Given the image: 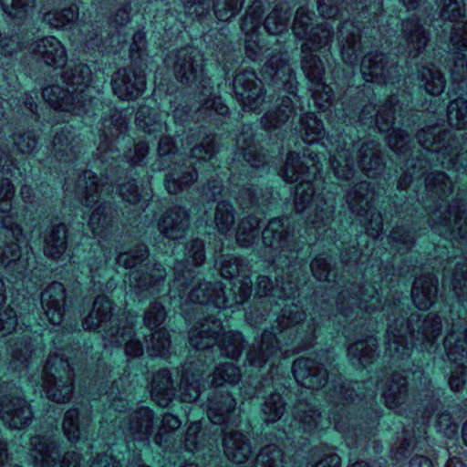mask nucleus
Returning a JSON list of instances; mask_svg holds the SVG:
<instances>
[{
	"label": "nucleus",
	"mask_w": 467,
	"mask_h": 467,
	"mask_svg": "<svg viewBox=\"0 0 467 467\" xmlns=\"http://www.w3.org/2000/svg\"><path fill=\"white\" fill-rule=\"evenodd\" d=\"M438 280L432 275H422L416 278L411 287V299L416 307L429 309L435 302Z\"/></svg>",
	"instance_id": "nucleus-46"
},
{
	"label": "nucleus",
	"mask_w": 467,
	"mask_h": 467,
	"mask_svg": "<svg viewBox=\"0 0 467 467\" xmlns=\"http://www.w3.org/2000/svg\"><path fill=\"white\" fill-rule=\"evenodd\" d=\"M222 330L221 318L210 315L199 321L190 330L189 343L197 350H205L218 342V348L223 356L231 359H238L245 347L243 334L238 331H228L223 333L218 340V336Z\"/></svg>",
	"instance_id": "nucleus-7"
},
{
	"label": "nucleus",
	"mask_w": 467,
	"mask_h": 467,
	"mask_svg": "<svg viewBox=\"0 0 467 467\" xmlns=\"http://www.w3.org/2000/svg\"><path fill=\"white\" fill-rule=\"evenodd\" d=\"M399 296H403L400 293H394L391 299L382 306L378 289L373 285L364 284L363 285H358L351 283L347 288L339 292L337 299V309L346 317L358 315L361 309L368 313H373L381 309L385 312L387 321L389 322V313L384 308L392 304L394 297Z\"/></svg>",
	"instance_id": "nucleus-12"
},
{
	"label": "nucleus",
	"mask_w": 467,
	"mask_h": 467,
	"mask_svg": "<svg viewBox=\"0 0 467 467\" xmlns=\"http://www.w3.org/2000/svg\"><path fill=\"white\" fill-rule=\"evenodd\" d=\"M110 84L114 95L119 99L135 100L146 89V75L140 67H121L113 73Z\"/></svg>",
	"instance_id": "nucleus-22"
},
{
	"label": "nucleus",
	"mask_w": 467,
	"mask_h": 467,
	"mask_svg": "<svg viewBox=\"0 0 467 467\" xmlns=\"http://www.w3.org/2000/svg\"><path fill=\"white\" fill-rule=\"evenodd\" d=\"M294 113L293 101L289 97H282L275 110L266 112L261 119L265 130H271L282 127Z\"/></svg>",
	"instance_id": "nucleus-61"
},
{
	"label": "nucleus",
	"mask_w": 467,
	"mask_h": 467,
	"mask_svg": "<svg viewBox=\"0 0 467 467\" xmlns=\"http://www.w3.org/2000/svg\"><path fill=\"white\" fill-rule=\"evenodd\" d=\"M406 307L408 297L399 296L384 308L389 313L387 352L395 360L409 358L415 346L429 353L436 352L442 331V320L438 314L414 312L406 317Z\"/></svg>",
	"instance_id": "nucleus-1"
},
{
	"label": "nucleus",
	"mask_w": 467,
	"mask_h": 467,
	"mask_svg": "<svg viewBox=\"0 0 467 467\" xmlns=\"http://www.w3.org/2000/svg\"><path fill=\"white\" fill-rule=\"evenodd\" d=\"M376 387L371 380L351 381L332 379L327 392V400L332 405L329 411V420L339 431H344L349 425L348 406L351 403L364 400L366 406L370 409L367 413L372 428L376 420L380 417L373 409L375 404Z\"/></svg>",
	"instance_id": "nucleus-6"
},
{
	"label": "nucleus",
	"mask_w": 467,
	"mask_h": 467,
	"mask_svg": "<svg viewBox=\"0 0 467 467\" xmlns=\"http://www.w3.org/2000/svg\"><path fill=\"white\" fill-rule=\"evenodd\" d=\"M378 347V339L372 336L368 337L350 344L348 348V356L353 366L365 368L379 357Z\"/></svg>",
	"instance_id": "nucleus-50"
},
{
	"label": "nucleus",
	"mask_w": 467,
	"mask_h": 467,
	"mask_svg": "<svg viewBox=\"0 0 467 467\" xmlns=\"http://www.w3.org/2000/svg\"><path fill=\"white\" fill-rule=\"evenodd\" d=\"M280 350L275 334L271 331H264L260 338H255L250 346L246 359L254 367L261 368Z\"/></svg>",
	"instance_id": "nucleus-42"
},
{
	"label": "nucleus",
	"mask_w": 467,
	"mask_h": 467,
	"mask_svg": "<svg viewBox=\"0 0 467 467\" xmlns=\"http://www.w3.org/2000/svg\"><path fill=\"white\" fill-rule=\"evenodd\" d=\"M115 304L106 296L94 299L90 312L83 318L86 331L102 332L103 338L110 343H121L132 334V326L127 318L114 314Z\"/></svg>",
	"instance_id": "nucleus-9"
},
{
	"label": "nucleus",
	"mask_w": 467,
	"mask_h": 467,
	"mask_svg": "<svg viewBox=\"0 0 467 467\" xmlns=\"http://www.w3.org/2000/svg\"><path fill=\"white\" fill-rule=\"evenodd\" d=\"M237 158L242 157L252 167L259 168L266 162V156L258 151L254 142V132L250 127H244L236 138Z\"/></svg>",
	"instance_id": "nucleus-51"
},
{
	"label": "nucleus",
	"mask_w": 467,
	"mask_h": 467,
	"mask_svg": "<svg viewBox=\"0 0 467 467\" xmlns=\"http://www.w3.org/2000/svg\"><path fill=\"white\" fill-rule=\"evenodd\" d=\"M44 254L52 260H59L67 249L68 229L63 223L52 224L44 233Z\"/></svg>",
	"instance_id": "nucleus-44"
},
{
	"label": "nucleus",
	"mask_w": 467,
	"mask_h": 467,
	"mask_svg": "<svg viewBox=\"0 0 467 467\" xmlns=\"http://www.w3.org/2000/svg\"><path fill=\"white\" fill-rule=\"evenodd\" d=\"M150 396L160 407H167L175 396L174 382L171 371L161 368L156 371L150 381Z\"/></svg>",
	"instance_id": "nucleus-49"
},
{
	"label": "nucleus",
	"mask_w": 467,
	"mask_h": 467,
	"mask_svg": "<svg viewBox=\"0 0 467 467\" xmlns=\"http://www.w3.org/2000/svg\"><path fill=\"white\" fill-rule=\"evenodd\" d=\"M262 74L275 85L282 87L287 93L295 95L297 88L296 74L291 68L286 55H272L262 67Z\"/></svg>",
	"instance_id": "nucleus-26"
},
{
	"label": "nucleus",
	"mask_w": 467,
	"mask_h": 467,
	"mask_svg": "<svg viewBox=\"0 0 467 467\" xmlns=\"http://www.w3.org/2000/svg\"><path fill=\"white\" fill-rule=\"evenodd\" d=\"M80 98L69 89L57 84L45 87L42 97L54 109L72 112L77 115L92 113L98 100L90 94L83 93Z\"/></svg>",
	"instance_id": "nucleus-18"
},
{
	"label": "nucleus",
	"mask_w": 467,
	"mask_h": 467,
	"mask_svg": "<svg viewBox=\"0 0 467 467\" xmlns=\"http://www.w3.org/2000/svg\"><path fill=\"white\" fill-rule=\"evenodd\" d=\"M280 350L275 334L271 331H264L260 338H255L250 346L246 359L254 367L261 368Z\"/></svg>",
	"instance_id": "nucleus-41"
},
{
	"label": "nucleus",
	"mask_w": 467,
	"mask_h": 467,
	"mask_svg": "<svg viewBox=\"0 0 467 467\" xmlns=\"http://www.w3.org/2000/svg\"><path fill=\"white\" fill-rule=\"evenodd\" d=\"M292 371L296 382L307 389H319L328 381L327 368L315 358H297L293 362Z\"/></svg>",
	"instance_id": "nucleus-28"
},
{
	"label": "nucleus",
	"mask_w": 467,
	"mask_h": 467,
	"mask_svg": "<svg viewBox=\"0 0 467 467\" xmlns=\"http://www.w3.org/2000/svg\"><path fill=\"white\" fill-rule=\"evenodd\" d=\"M404 111V103L398 95L392 94L378 110L373 104L365 105L358 114V121L363 126H376L380 132H387L398 118L403 117Z\"/></svg>",
	"instance_id": "nucleus-19"
},
{
	"label": "nucleus",
	"mask_w": 467,
	"mask_h": 467,
	"mask_svg": "<svg viewBox=\"0 0 467 467\" xmlns=\"http://www.w3.org/2000/svg\"><path fill=\"white\" fill-rule=\"evenodd\" d=\"M301 59V67L306 78L313 85L309 89L316 103L329 102L332 99V89L323 81L325 73L324 64L320 57L317 55L303 53Z\"/></svg>",
	"instance_id": "nucleus-27"
},
{
	"label": "nucleus",
	"mask_w": 467,
	"mask_h": 467,
	"mask_svg": "<svg viewBox=\"0 0 467 467\" xmlns=\"http://www.w3.org/2000/svg\"><path fill=\"white\" fill-rule=\"evenodd\" d=\"M61 78L65 84L72 88V92L80 95L89 94L87 88L92 80L91 70L86 64L78 63L68 66L62 73Z\"/></svg>",
	"instance_id": "nucleus-54"
},
{
	"label": "nucleus",
	"mask_w": 467,
	"mask_h": 467,
	"mask_svg": "<svg viewBox=\"0 0 467 467\" xmlns=\"http://www.w3.org/2000/svg\"><path fill=\"white\" fill-rule=\"evenodd\" d=\"M312 275L320 282L334 283L337 276V261L327 252L317 254L310 262Z\"/></svg>",
	"instance_id": "nucleus-58"
},
{
	"label": "nucleus",
	"mask_w": 467,
	"mask_h": 467,
	"mask_svg": "<svg viewBox=\"0 0 467 467\" xmlns=\"http://www.w3.org/2000/svg\"><path fill=\"white\" fill-rule=\"evenodd\" d=\"M29 51L46 65L53 67H63L67 62L64 46L55 36H46L30 44Z\"/></svg>",
	"instance_id": "nucleus-38"
},
{
	"label": "nucleus",
	"mask_w": 467,
	"mask_h": 467,
	"mask_svg": "<svg viewBox=\"0 0 467 467\" xmlns=\"http://www.w3.org/2000/svg\"><path fill=\"white\" fill-rule=\"evenodd\" d=\"M1 234L5 238V246L0 253V265L8 268L16 276L23 275L29 266L28 257L21 252L23 231L12 217L3 216L0 220Z\"/></svg>",
	"instance_id": "nucleus-15"
},
{
	"label": "nucleus",
	"mask_w": 467,
	"mask_h": 467,
	"mask_svg": "<svg viewBox=\"0 0 467 467\" xmlns=\"http://www.w3.org/2000/svg\"><path fill=\"white\" fill-rule=\"evenodd\" d=\"M150 147L145 141H138L132 148L124 152L123 159L119 157V166L114 171L112 176H107L105 165H101L103 171L99 178L91 171H85L78 176L76 184V195L82 204L91 206L100 201L102 202L92 212L88 220V226L94 235L103 236L111 227L116 210L110 202L105 201L113 192V182L120 177L124 169L121 163L126 162L130 166H143Z\"/></svg>",
	"instance_id": "nucleus-3"
},
{
	"label": "nucleus",
	"mask_w": 467,
	"mask_h": 467,
	"mask_svg": "<svg viewBox=\"0 0 467 467\" xmlns=\"http://www.w3.org/2000/svg\"><path fill=\"white\" fill-rule=\"evenodd\" d=\"M198 178L195 163L179 166L170 171L164 178V186L170 194H178L188 190Z\"/></svg>",
	"instance_id": "nucleus-48"
},
{
	"label": "nucleus",
	"mask_w": 467,
	"mask_h": 467,
	"mask_svg": "<svg viewBox=\"0 0 467 467\" xmlns=\"http://www.w3.org/2000/svg\"><path fill=\"white\" fill-rule=\"evenodd\" d=\"M90 421V414L87 410H80L77 408L67 410L62 423L65 436L71 442L78 441L86 432Z\"/></svg>",
	"instance_id": "nucleus-53"
},
{
	"label": "nucleus",
	"mask_w": 467,
	"mask_h": 467,
	"mask_svg": "<svg viewBox=\"0 0 467 467\" xmlns=\"http://www.w3.org/2000/svg\"><path fill=\"white\" fill-rule=\"evenodd\" d=\"M390 245L399 253L410 252L416 243V230L412 224H400L393 227L389 234Z\"/></svg>",
	"instance_id": "nucleus-64"
},
{
	"label": "nucleus",
	"mask_w": 467,
	"mask_h": 467,
	"mask_svg": "<svg viewBox=\"0 0 467 467\" xmlns=\"http://www.w3.org/2000/svg\"><path fill=\"white\" fill-rule=\"evenodd\" d=\"M66 298V289L60 282H52L41 292V306L48 321L55 326L63 321Z\"/></svg>",
	"instance_id": "nucleus-35"
},
{
	"label": "nucleus",
	"mask_w": 467,
	"mask_h": 467,
	"mask_svg": "<svg viewBox=\"0 0 467 467\" xmlns=\"http://www.w3.org/2000/svg\"><path fill=\"white\" fill-rule=\"evenodd\" d=\"M320 171L321 163L318 155L306 149L302 157L295 151H289L284 165L278 171V175L286 182L301 180L295 187L294 209L296 213H301L313 201L315 202L314 213L308 215L306 223L310 227L316 229L319 236L331 224L335 213L334 198L316 193L313 180L317 178Z\"/></svg>",
	"instance_id": "nucleus-2"
},
{
	"label": "nucleus",
	"mask_w": 467,
	"mask_h": 467,
	"mask_svg": "<svg viewBox=\"0 0 467 467\" xmlns=\"http://www.w3.org/2000/svg\"><path fill=\"white\" fill-rule=\"evenodd\" d=\"M235 400L229 392L214 395L208 405V417L215 425L229 427L235 422Z\"/></svg>",
	"instance_id": "nucleus-43"
},
{
	"label": "nucleus",
	"mask_w": 467,
	"mask_h": 467,
	"mask_svg": "<svg viewBox=\"0 0 467 467\" xmlns=\"http://www.w3.org/2000/svg\"><path fill=\"white\" fill-rule=\"evenodd\" d=\"M360 72L367 82L386 84L395 80L398 67L383 52L370 51L361 60Z\"/></svg>",
	"instance_id": "nucleus-23"
},
{
	"label": "nucleus",
	"mask_w": 467,
	"mask_h": 467,
	"mask_svg": "<svg viewBox=\"0 0 467 467\" xmlns=\"http://www.w3.org/2000/svg\"><path fill=\"white\" fill-rule=\"evenodd\" d=\"M144 270H135L130 274V291L140 299L161 292L167 275L166 269L160 263L144 265Z\"/></svg>",
	"instance_id": "nucleus-21"
},
{
	"label": "nucleus",
	"mask_w": 467,
	"mask_h": 467,
	"mask_svg": "<svg viewBox=\"0 0 467 467\" xmlns=\"http://www.w3.org/2000/svg\"><path fill=\"white\" fill-rule=\"evenodd\" d=\"M127 130L128 121L122 112L117 109H110L108 115L102 119L100 128V138L102 140L97 147L95 156L100 165H105L108 177L113 175L120 161V153L113 146L112 140L125 134Z\"/></svg>",
	"instance_id": "nucleus-13"
},
{
	"label": "nucleus",
	"mask_w": 467,
	"mask_h": 467,
	"mask_svg": "<svg viewBox=\"0 0 467 467\" xmlns=\"http://www.w3.org/2000/svg\"><path fill=\"white\" fill-rule=\"evenodd\" d=\"M155 422L154 411L146 406L132 410L122 421L124 431L132 440L149 441L153 433Z\"/></svg>",
	"instance_id": "nucleus-33"
},
{
	"label": "nucleus",
	"mask_w": 467,
	"mask_h": 467,
	"mask_svg": "<svg viewBox=\"0 0 467 467\" xmlns=\"http://www.w3.org/2000/svg\"><path fill=\"white\" fill-rule=\"evenodd\" d=\"M369 186L368 182L362 181L356 183L345 193V200L348 209L358 216H365L371 207Z\"/></svg>",
	"instance_id": "nucleus-56"
},
{
	"label": "nucleus",
	"mask_w": 467,
	"mask_h": 467,
	"mask_svg": "<svg viewBox=\"0 0 467 467\" xmlns=\"http://www.w3.org/2000/svg\"><path fill=\"white\" fill-rule=\"evenodd\" d=\"M444 277L450 279L452 290L460 304L467 305V264L460 258L450 262L444 268ZM461 322L452 323L450 333L445 337L443 346L449 360L456 363L451 369L448 385L453 392L462 391L467 380V327Z\"/></svg>",
	"instance_id": "nucleus-5"
},
{
	"label": "nucleus",
	"mask_w": 467,
	"mask_h": 467,
	"mask_svg": "<svg viewBox=\"0 0 467 467\" xmlns=\"http://www.w3.org/2000/svg\"><path fill=\"white\" fill-rule=\"evenodd\" d=\"M204 369L197 368L192 362H187L182 367L180 382V399L182 402L192 403L197 400L201 394V379Z\"/></svg>",
	"instance_id": "nucleus-45"
},
{
	"label": "nucleus",
	"mask_w": 467,
	"mask_h": 467,
	"mask_svg": "<svg viewBox=\"0 0 467 467\" xmlns=\"http://www.w3.org/2000/svg\"><path fill=\"white\" fill-rule=\"evenodd\" d=\"M295 293L296 285L291 281L285 283L283 277L280 280L275 276V284L267 275H260L256 278L255 297H266L270 304H277L278 300L289 298Z\"/></svg>",
	"instance_id": "nucleus-40"
},
{
	"label": "nucleus",
	"mask_w": 467,
	"mask_h": 467,
	"mask_svg": "<svg viewBox=\"0 0 467 467\" xmlns=\"http://www.w3.org/2000/svg\"><path fill=\"white\" fill-rule=\"evenodd\" d=\"M416 139L425 150L449 157L451 163H455L463 150L455 132L436 125L418 130Z\"/></svg>",
	"instance_id": "nucleus-17"
},
{
	"label": "nucleus",
	"mask_w": 467,
	"mask_h": 467,
	"mask_svg": "<svg viewBox=\"0 0 467 467\" xmlns=\"http://www.w3.org/2000/svg\"><path fill=\"white\" fill-rule=\"evenodd\" d=\"M80 152V140L71 127L65 126L56 131L52 141V153L57 161H72Z\"/></svg>",
	"instance_id": "nucleus-39"
},
{
	"label": "nucleus",
	"mask_w": 467,
	"mask_h": 467,
	"mask_svg": "<svg viewBox=\"0 0 467 467\" xmlns=\"http://www.w3.org/2000/svg\"><path fill=\"white\" fill-rule=\"evenodd\" d=\"M244 0H184V7L198 17L209 13L211 8L221 21H228L239 14Z\"/></svg>",
	"instance_id": "nucleus-29"
},
{
	"label": "nucleus",
	"mask_w": 467,
	"mask_h": 467,
	"mask_svg": "<svg viewBox=\"0 0 467 467\" xmlns=\"http://www.w3.org/2000/svg\"><path fill=\"white\" fill-rule=\"evenodd\" d=\"M450 50L453 53L451 66V78L461 82L467 77V62L464 52L467 51V22H456L451 32Z\"/></svg>",
	"instance_id": "nucleus-30"
},
{
	"label": "nucleus",
	"mask_w": 467,
	"mask_h": 467,
	"mask_svg": "<svg viewBox=\"0 0 467 467\" xmlns=\"http://www.w3.org/2000/svg\"><path fill=\"white\" fill-rule=\"evenodd\" d=\"M334 36L333 26L326 22L314 26L304 38L305 42L301 45V52L308 53L319 51L326 47H330Z\"/></svg>",
	"instance_id": "nucleus-57"
},
{
	"label": "nucleus",
	"mask_w": 467,
	"mask_h": 467,
	"mask_svg": "<svg viewBox=\"0 0 467 467\" xmlns=\"http://www.w3.org/2000/svg\"><path fill=\"white\" fill-rule=\"evenodd\" d=\"M358 164L368 177H376L385 167L380 145L371 140L362 143L358 152Z\"/></svg>",
	"instance_id": "nucleus-47"
},
{
	"label": "nucleus",
	"mask_w": 467,
	"mask_h": 467,
	"mask_svg": "<svg viewBox=\"0 0 467 467\" xmlns=\"http://www.w3.org/2000/svg\"><path fill=\"white\" fill-rule=\"evenodd\" d=\"M420 88L431 96L441 95L446 87L443 72L434 64L421 66L417 70Z\"/></svg>",
	"instance_id": "nucleus-55"
},
{
	"label": "nucleus",
	"mask_w": 467,
	"mask_h": 467,
	"mask_svg": "<svg viewBox=\"0 0 467 467\" xmlns=\"http://www.w3.org/2000/svg\"><path fill=\"white\" fill-rule=\"evenodd\" d=\"M0 419L10 429L21 430L33 420L29 403L23 398L21 390L12 381L0 379Z\"/></svg>",
	"instance_id": "nucleus-14"
},
{
	"label": "nucleus",
	"mask_w": 467,
	"mask_h": 467,
	"mask_svg": "<svg viewBox=\"0 0 467 467\" xmlns=\"http://www.w3.org/2000/svg\"><path fill=\"white\" fill-rule=\"evenodd\" d=\"M30 461L36 467H55L60 458V444L52 434H35L28 443Z\"/></svg>",
	"instance_id": "nucleus-24"
},
{
	"label": "nucleus",
	"mask_w": 467,
	"mask_h": 467,
	"mask_svg": "<svg viewBox=\"0 0 467 467\" xmlns=\"http://www.w3.org/2000/svg\"><path fill=\"white\" fill-rule=\"evenodd\" d=\"M190 225L188 211L182 206H172L166 210L158 221V230L169 240L176 241L183 238Z\"/></svg>",
	"instance_id": "nucleus-36"
},
{
	"label": "nucleus",
	"mask_w": 467,
	"mask_h": 467,
	"mask_svg": "<svg viewBox=\"0 0 467 467\" xmlns=\"http://www.w3.org/2000/svg\"><path fill=\"white\" fill-rule=\"evenodd\" d=\"M217 439L212 436V431L202 430L199 422L192 423L185 433L184 447L188 451H197L205 448L210 450L216 443Z\"/></svg>",
	"instance_id": "nucleus-59"
},
{
	"label": "nucleus",
	"mask_w": 467,
	"mask_h": 467,
	"mask_svg": "<svg viewBox=\"0 0 467 467\" xmlns=\"http://www.w3.org/2000/svg\"><path fill=\"white\" fill-rule=\"evenodd\" d=\"M400 39L410 58L422 54L431 40V32L420 23L418 16L411 15L400 24Z\"/></svg>",
	"instance_id": "nucleus-25"
},
{
	"label": "nucleus",
	"mask_w": 467,
	"mask_h": 467,
	"mask_svg": "<svg viewBox=\"0 0 467 467\" xmlns=\"http://www.w3.org/2000/svg\"><path fill=\"white\" fill-rule=\"evenodd\" d=\"M191 302L205 306H213L214 309L228 307L229 297L225 296L224 287L221 282H202L197 280L188 294Z\"/></svg>",
	"instance_id": "nucleus-37"
},
{
	"label": "nucleus",
	"mask_w": 467,
	"mask_h": 467,
	"mask_svg": "<svg viewBox=\"0 0 467 467\" xmlns=\"http://www.w3.org/2000/svg\"><path fill=\"white\" fill-rule=\"evenodd\" d=\"M262 239L265 247L278 253L277 257L272 261L274 266L281 268L283 273L288 275L290 266L297 259L296 253L304 245V243L298 240L289 219H271L262 231Z\"/></svg>",
	"instance_id": "nucleus-8"
},
{
	"label": "nucleus",
	"mask_w": 467,
	"mask_h": 467,
	"mask_svg": "<svg viewBox=\"0 0 467 467\" xmlns=\"http://www.w3.org/2000/svg\"><path fill=\"white\" fill-rule=\"evenodd\" d=\"M237 101L244 110L257 109L265 100V89L262 80L254 69H241L236 72L233 82Z\"/></svg>",
	"instance_id": "nucleus-20"
},
{
	"label": "nucleus",
	"mask_w": 467,
	"mask_h": 467,
	"mask_svg": "<svg viewBox=\"0 0 467 467\" xmlns=\"http://www.w3.org/2000/svg\"><path fill=\"white\" fill-rule=\"evenodd\" d=\"M223 454L232 462L241 465L246 463L253 453L250 439L241 431L229 427H221Z\"/></svg>",
	"instance_id": "nucleus-31"
},
{
	"label": "nucleus",
	"mask_w": 467,
	"mask_h": 467,
	"mask_svg": "<svg viewBox=\"0 0 467 467\" xmlns=\"http://www.w3.org/2000/svg\"><path fill=\"white\" fill-rule=\"evenodd\" d=\"M409 397V382L405 376L394 372L388 379L382 393L385 405L389 409H397L404 404Z\"/></svg>",
	"instance_id": "nucleus-52"
},
{
	"label": "nucleus",
	"mask_w": 467,
	"mask_h": 467,
	"mask_svg": "<svg viewBox=\"0 0 467 467\" xmlns=\"http://www.w3.org/2000/svg\"><path fill=\"white\" fill-rule=\"evenodd\" d=\"M167 63L177 81L184 86L192 87L202 80L203 56L192 46L170 52L167 56Z\"/></svg>",
	"instance_id": "nucleus-16"
},
{
	"label": "nucleus",
	"mask_w": 467,
	"mask_h": 467,
	"mask_svg": "<svg viewBox=\"0 0 467 467\" xmlns=\"http://www.w3.org/2000/svg\"><path fill=\"white\" fill-rule=\"evenodd\" d=\"M321 414L315 405L299 400L293 409V419L298 428L305 432H311L318 425Z\"/></svg>",
	"instance_id": "nucleus-60"
},
{
	"label": "nucleus",
	"mask_w": 467,
	"mask_h": 467,
	"mask_svg": "<svg viewBox=\"0 0 467 467\" xmlns=\"http://www.w3.org/2000/svg\"><path fill=\"white\" fill-rule=\"evenodd\" d=\"M426 195L435 205L429 217L431 227L445 238L467 242V198L458 192L451 203L452 182L443 171H431L425 177Z\"/></svg>",
	"instance_id": "nucleus-4"
},
{
	"label": "nucleus",
	"mask_w": 467,
	"mask_h": 467,
	"mask_svg": "<svg viewBox=\"0 0 467 467\" xmlns=\"http://www.w3.org/2000/svg\"><path fill=\"white\" fill-rule=\"evenodd\" d=\"M273 379L263 378L254 387L256 396L262 395L264 402L261 405V416L265 422L278 421L285 411V402L277 392H272Z\"/></svg>",
	"instance_id": "nucleus-32"
},
{
	"label": "nucleus",
	"mask_w": 467,
	"mask_h": 467,
	"mask_svg": "<svg viewBox=\"0 0 467 467\" xmlns=\"http://www.w3.org/2000/svg\"><path fill=\"white\" fill-rule=\"evenodd\" d=\"M273 191L268 188H260L253 184L242 188L237 196V203L244 212L250 213L242 219L236 232V241L242 247H250L258 237L260 218L256 212L264 213V209L270 203Z\"/></svg>",
	"instance_id": "nucleus-10"
},
{
	"label": "nucleus",
	"mask_w": 467,
	"mask_h": 467,
	"mask_svg": "<svg viewBox=\"0 0 467 467\" xmlns=\"http://www.w3.org/2000/svg\"><path fill=\"white\" fill-rule=\"evenodd\" d=\"M64 356V353L50 355L43 368L44 390L57 403L68 402L74 391L75 373Z\"/></svg>",
	"instance_id": "nucleus-11"
},
{
	"label": "nucleus",
	"mask_w": 467,
	"mask_h": 467,
	"mask_svg": "<svg viewBox=\"0 0 467 467\" xmlns=\"http://www.w3.org/2000/svg\"><path fill=\"white\" fill-rule=\"evenodd\" d=\"M116 265L125 269H132L142 265L149 258V249L143 244H136L132 247L123 250L122 247L116 248Z\"/></svg>",
	"instance_id": "nucleus-63"
},
{
	"label": "nucleus",
	"mask_w": 467,
	"mask_h": 467,
	"mask_svg": "<svg viewBox=\"0 0 467 467\" xmlns=\"http://www.w3.org/2000/svg\"><path fill=\"white\" fill-rule=\"evenodd\" d=\"M337 41L343 62L355 66L361 52V28L351 20H345L337 29Z\"/></svg>",
	"instance_id": "nucleus-34"
},
{
	"label": "nucleus",
	"mask_w": 467,
	"mask_h": 467,
	"mask_svg": "<svg viewBox=\"0 0 467 467\" xmlns=\"http://www.w3.org/2000/svg\"><path fill=\"white\" fill-rule=\"evenodd\" d=\"M330 166L337 179L351 180L355 173L353 152L349 149H341L330 156Z\"/></svg>",
	"instance_id": "nucleus-62"
}]
</instances>
